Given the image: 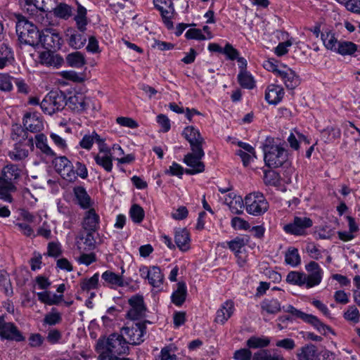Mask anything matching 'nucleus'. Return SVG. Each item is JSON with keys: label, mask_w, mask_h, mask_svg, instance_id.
Returning <instances> with one entry per match:
<instances>
[{"label": "nucleus", "mask_w": 360, "mask_h": 360, "mask_svg": "<svg viewBox=\"0 0 360 360\" xmlns=\"http://www.w3.org/2000/svg\"><path fill=\"white\" fill-rule=\"evenodd\" d=\"M60 75L66 79L75 82H82L84 80V75L83 74L77 73L73 70H66L60 72Z\"/></svg>", "instance_id": "58"}, {"label": "nucleus", "mask_w": 360, "mask_h": 360, "mask_svg": "<svg viewBox=\"0 0 360 360\" xmlns=\"http://www.w3.org/2000/svg\"><path fill=\"white\" fill-rule=\"evenodd\" d=\"M287 141L292 150H297L300 148V143L306 141L307 138L299 131L294 129L290 133Z\"/></svg>", "instance_id": "40"}, {"label": "nucleus", "mask_w": 360, "mask_h": 360, "mask_svg": "<svg viewBox=\"0 0 360 360\" xmlns=\"http://www.w3.org/2000/svg\"><path fill=\"white\" fill-rule=\"evenodd\" d=\"M40 61L46 65L58 68L63 64V59L59 55L51 51H44L40 54Z\"/></svg>", "instance_id": "27"}, {"label": "nucleus", "mask_w": 360, "mask_h": 360, "mask_svg": "<svg viewBox=\"0 0 360 360\" xmlns=\"http://www.w3.org/2000/svg\"><path fill=\"white\" fill-rule=\"evenodd\" d=\"M52 164L63 179H71L75 176V169L70 159H53Z\"/></svg>", "instance_id": "18"}, {"label": "nucleus", "mask_w": 360, "mask_h": 360, "mask_svg": "<svg viewBox=\"0 0 360 360\" xmlns=\"http://www.w3.org/2000/svg\"><path fill=\"white\" fill-rule=\"evenodd\" d=\"M187 288L184 282L177 283V288L173 292L171 296L172 302L176 306H181L186 300Z\"/></svg>", "instance_id": "30"}, {"label": "nucleus", "mask_w": 360, "mask_h": 360, "mask_svg": "<svg viewBox=\"0 0 360 360\" xmlns=\"http://www.w3.org/2000/svg\"><path fill=\"white\" fill-rule=\"evenodd\" d=\"M184 162L187 166L185 169V173L189 175H194L201 173L205 170V164L201 159H183Z\"/></svg>", "instance_id": "28"}, {"label": "nucleus", "mask_w": 360, "mask_h": 360, "mask_svg": "<svg viewBox=\"0 0 360 360\" xmlns=\"http://www.w3.org/2000/svg\"><path fill=\"white\" fill-rule=\"evenodd\" d=\"M264 182L266 185L278 186L280 184V176L273 170L264 169Z\"/></svg>", "instance_id": "51"}, {"label": "nucleus", "mask_w": 360, "mask_h": 360, "mask_svg": "<svg viewBox=\"0 0 360 360\" xmlns=\"http://www.w3.org/2000/svg\"><path fill=\"white\" fill-rule=\"evenodd\" d=\"M75 20L76 22L77 29L81 32H84L87 25V18L86 9L84 6L81 5L78 6L77 13L75 16Z\"/></svg>", "instance_id": "45"}, {"label": "nucleus", "mask_w": 360, "mask_h": 360, "mask_svg": "<svg viewBox=\"0 0 360 360\" xmlns=\"http://www.w3.org/2000/svg\"><path fill=\"white\" fill-rule=\"evenodd\" d=\"M91 101L85 98L82 94H78L70 96L65 102V105H68L72 110L76 112H82L86 110L87 107Z\"/></svg>", "instance_id": "21"}, {"label": "nucleus", "mask_w": 360, "mask_h": 360, "mask_svg": "<svg viewBox=\"0 0 360 360\" xmlns=\"http://www.w3.org/2000/svg\"><path fill=\"white\" fill-rule=\"evenodd\" d=\"M23 126L31 132H38L44 128L42 119L36 112H27L24 115Z\"/></svg>", "instance_id": "19"}, {"label": "nucleus", "mask_w": 360, "mask_h": 360, "mask_svg": "<svg viewBox=\"0 0 360 360\" xmlns=\"http://www.w3.org/2000/svg\"><path fill=\"white\" fill-rule=\"evenodd\" d=\"M231 226L235 230H248L250 226L249 223L243 219L235 217L231 219Z\"/></svg>", "instance_id": "61"}, {"label": "nucleus", "mask_w": 360, "mask_h": 360, "mask_svg": "<svg viewBox=\"0 0 360 360\" xmlns=\"http://www.w3.org/2000/svg\"><path fill=\"white\" fill-rule=\"evenodd\" d=\"M62 320V314L56 308L53 307L49 313L44 315L43 325L53 326L60 324Z\"/></svg>", "instance_id": "36"}, {"label": "nucleus", "mask_w": 360, "mask_h": 360, "mask_svg": "<svg viewBox=\"0 0 360 360\" xmlns=\"http://www.w3.org/2000/svg\"><path fill=\"white\" fill-rule=\"evenodd\" d=\"M261 309L267 314H276L281 311V307L278 300L271 298L265 299L261 302Z\"/></svg>", "instance_id": "33"}, {"label": "nucleus", "mask_w": 360, "mask_h": 360, "mask_svg": "<svg viewBox=\"0 0 360 360\" xmlns=\"http://www.w3.org/2000/svg\"><path fill=\"white\" fill-rule=\"evenodd\" d=\"M287 283L300 287L305 286L307 288V274L304 272L292 271L286 276Z\"/></svg>", "instance_id": "29"}, {"label": "nucleus", "mask_w": 360, "mask_h": 360, "mask_svg": "<svg viewBox=\"0 0 360 360\" xmlns=\"http://www.w3.org/2000/svg\"><path fill=\"white\" fill-rule=\"evenodd\" d=\"M21 169L15 165H7L3 169V176L4 178L13 181L18 179L21 174Z\"/></svg>", "instance_id": "48"}, {"label": "nucleus", "mask_w": 360, "mask_h": 360, "mask_svg": "<svg viewBox=\"0 0 360 360\" xmlns=\"http://www.w3.org/2000/svg\"><path fill=\"white\" fill-rule=\"evenodd\" d=\"M262 150L264 158H282L290 155L286 145L275 140L272 137H267L262 144Z\"/></svg>", "instance_id": "6"}, {"label": "nucleus", "mask_w": 360, "mask_h": 360, "mask_svg": "<svg viewBox=\"0 0 360 360\" xmlns=\"http://www.w3.org/2000/svg\"><path fill=\"white\" fill-rule=\"evenodd\" d=\"M270 342L268 337L252 336L246 341V345L249 349H259L269 346Z\"/></svg>", "instance_id": "37"}, {"label": "nucleus", "mask_w": 360, "mask_h": 360, "mask_svg": "<svg viewBox=\"0 0 360 360\" xmlns=\"http://www.w3.org/2000/svg\"><path fill=\"white\" fill-rule=\"evenodd\" d=\"M235 311L233 301L228 300L223 302L216 311L214 321L220 325H224L226 321L233 316Z\"/></svg>", "instance_id": "15"}, {"label": "nucleus", "mask_w": 360, "mask_h": 360, "mask_svg": "<svg viewBox=\"0 0 360 360\" xmlns=\"http://www.w3.org/2000/svg\"><path fill=\"white\" fill-rule=\"evenodd\" d=\"M302 321L311 325L319 333L323 335H326L328 333H333L332 328L329 326L323 323L316 316L306 314Z\"/></svg>", "instance_id": "24"}, {"label": "nucleus", "mask_w": 360, "mask_h": 360, "mask_svg": "<svg viewBox=\"0 0 360 360\" xmlns=\"http://www.w3.org/2000/svg\"><path fill=\"white\" fill-rule=\"evenodd\" d=\"M294 39L290 38L284 42L279 43L274 48V53L278 56L285 55L288 52V48L290 47L294 44Z\"/></svg>", "instance_id": "56"}, {"label": "nucleus", "mask_w": 360, "mask_h": 360, "mask_svg": "<svg viewBox=\"0 0 360 360\" xmlns=\"http://www.w3.org/2000/svg\"><path fill=\"white\" fill-rule=\"evenodd\" d=\"M238 80L240 85L245 89H252L256 86V82L254 77L247 70L239 72Z\"/></svg>", "instance_id": "34"}, {"label": "nucleus", "mask_w": 360, "mask_h": 360, "mask_svg": "<svg viewBox=\"0 0 360 360\" xmlns=\"http://www.w3.org/2000/svg\"><path fill=\"white\" fill-rule=\"evenodd\" d=\"M30 264L32 271H37L41 269L42 263V256L39 252H34L32 258L30 260Z\"/></svg>", "instance_id": "64"}, {"label": "nucleus", "mask_w": 360, "mask_h": 360, "mask_svg": "<svg viewBox=\"0 0 360 360\" xmlns=\"http://www.w3.org/2000/svg\"><path fill=\"white\" fill-rule=\"evenodd\" d=\"M252 360H285L281 354H271L267 350H261L254 354Z\"/></svg>", "instance_id": "53"}, {"label": "nucleus", "mask_w": 360, "mask_h": 360, "mask_svg": "<svg viewBox=\"0 0 360 360\" xmlns=\"http://www.w3.org/2000/svg\"><path fill=\"white\" fill-rule=\"evenodd\" d=\"M66 62L69 66L79 68L86 63V59L80 52L76 51L69 53L66 57Z\"/></svg>", "instance_id": "38"}, {"label": "nucleus", "mask_w": 360, "mask_h": 360, "mask_svg": "<svg viewBox=\"0 0 360 360\" xmlns=\"http://www.w3.org/2000/svg\"><path fill=\"white\" fill-rule=\"evenodd\" d=\"M186 140L190 143L194 157L188 154L185 158H202L205 155L202 149L203 139L198 129L193 126L186 127L183 131Z\"/></svg>", "instance_id": "5"}, {"label": "nucleus", "mask_w": 360, "mask_h": 360, "mask_svg": "<svg viewBox=\"0 0 360 360\" xmlns=\"http://www.w3.org/2000/svg\"><path fill=\"white\" fill-rule=\"evenodd\" d=\"M25 30L20 32V37L29 45L34 46L40 44L41 32H39L34 25L29 22H25Z\"/></svg>", "instance_id": "16"}, {"label": "nucleus", "mask_w": 360, "mask_h": 360, "mask_svg": "<svg viewBox=\"0 0 360 360\" xmlns=\"http://www.w3.org/2000/svg\"><path fill=\"white\" fill-rule=\"evenodd\" d=\"M317 349L314 345H307L300 349L297 354L299 360H314L316 356Z\"/></svg>", "instance_id": "43"}, {"label": "nucleus", "mask_w": 360, "mask_h": 360, "mask_svg": "<svg viewBox=\"0 0 360 360\" xmlns=\"http://www.w3.org/2000/svg\"><path fill=\"white\" fill-rule=\"evenodd\" d=\"M116 122L122 127L130 129H136L139 127V124L134 119L128 117H118Z\"/></svg>", "instance_id": "60"}, {"label": "nucleus", "mask_w": 360, "mask_h": 360, "mask_svg": "<svg viewBox=\"0 0 360 360\" xmlns=\"http://www.w3.org/2000/svg\"><path fill=\"white\" fill-rule=\"evenodd\" d=\"M27 5L34 6L44 12H49L56 4V0H24Z\"/></svg>", "instance_id": "35"}, {"label": "nucleus", "mask_w": 360, "mask_h": 360, "mask_svg": "<svg viewBox=\"0 0 360 360\" xmlns=\"http://www.w3.org/2000/svg\"><path fill=\"white\" fill-rule=\"evenodd\" d=\"M56 17L67 19L72 15V8L66 4H60L56 7H53L51 11Z\"/></svg>", "instance_id": "52"}, {"label": "nucleus", "mask_w": 360, "mask_h": 360, "mask_svg": "<svg viewBox=\"0 0 360 360\" xmlns=\"http://www.w3.org/2000/svg\"><path fill=\"white\" fill-rule=\"evenodd\" d=\"M263 67L279 77L288 89H294L300 84V77L292 69L274 58L264 60Z\"/></svg>", "instance_id": "2"}, {"label": "nucleus", "mask_w": 360, "mask_h": 360, "mask_svg": "<svg viewBox=\"0 0 360 360\" xmlns=\"http://www.w3.org/2000/svg\"><path fill=\"white\" fill-rule=\"evenodd\" d=\"M98 360H131L124 357L129 354L130 348L121 334H110L107 338H100L96 345Z\"/></svg>", "instance_id": "1"}, {"label": "nucleus", "mask_w": 360, "mask_h": 360, "mask_svg": "<svg viewBox=\"0 0 360 360\" xmlns=\"http://www.w3.org/2000/svg\"><path fill=\"white\" fill-rule=\"evenodd\" d=\"M131 308L127 312V317L131 320H139L145 316L146 307L142 295H136L129 300Z\"/></svg>", "instance_id": "12"}, {"label": "nucleus", "mask_w": 360, "mask_h": 360, "mask_svg": "<svg viewBox=\"0 0 360 360\" xmlns=\"http://www.w3.org/2000/svg\"><path fill=\"white\" fill-rule=\"evenodd\" d=\"M62 337L63 334L59 330L51 328L48 331L46 340L50 344L56 345L60 342Z\"/></svg>", "instance_id": "59"}, {"label": "nucleus", "mask_w": 360, "mask_h": 360, "mask_svg": "<svg viewBox=\"0 0 360 360\" xmlns=\"http://www.w3.org/2000/svg\"><path fill=\"white\" fill-rule=\"evenodd\" d=\"M174 240L180 250L186 252L190 248V235L185 228H179L175 230Z\"/></svg>", "instance_id": "23"}, {"label": "nucleus", "mask_w": 360, "mask_h": 360, "mask_svg": "<svg viewBox=\"0 0 360 360\" xmlns=\"http://www.w3.org/2000/svg\"><path fill=\"white\" fill-rule=\"evenodd\" d=\"M253 357L249 348H243L236 350L233 354L236 360H250Z\"/></svg>", "instance_id": "63"}, {"label": "nucleus", "mask_w": 360, "mask_h": 360, "mask_svg": "<svg viewBox=\"0 0 360 360\" xmlns=\"http://www.w3.org/2000/svg\"><path fill=\"white\" fill-rule=\"evenodd\" d=\"M74 194L82 208L87 209L91 207V198L84 187H75L74 188Z\"/></svg>", "instance_id": "31"}, {"label": "nucleus", "mask_w": 360, "mask_h": 360, "mask_svg": "<svg viewBox=\"0 0 360 360\" xmlns=\"http://www.w3.org/2000/svg\"><path fill=\"white\" fill-rule=\"evenodd\" d=\"M313 225L312 220L306 217H295L293 221L283 226L287 233L295 236H302L306 233V229Z\"/></svg>", "instance_id": "10"}, {"label": "nucleus", "mask_w": 360, "mask_h": 360, "mask_svg": "<svg viewBox=\"0 0 360 360\" xmlns=\"http://www.w3.org/2000/svg\"><path fill=\"white\" fill-rule=\"evenodd\" d=\"M86 41V37L84 34L78 33L76 31H72L68 39V44L75 49L82 48Z\"/></svg>", "instance_id": "42"}, {"label": "nucleus", "mask_w": 360, "mask_h": 360, "mask_svg": "<svg viewBox=\"0 0 360 360\" xmlns=\"http://www.w3.org/2000/svg\"><path fill=\"white\" fill-rule=\"evenodd\" d=\"M306 271L309 273L307 275L308 280L307 288H311L319 285L322 281L323 271L319 264L314 261L310 262L305 266Z\"/></svg>", "instance_id": "14"}, {"label": "nucleus", "mask_w": 360, "mask_h": 360, "mask_svg": "<svg viewBox=\"0 0 360 360\" xmlns=\"http://www.w3.org/2000/svg\"><path fill=\"white\" fill-rule=\"evenodd\" d=\"M321 38L326 49L333 52L340 41L334 32L328 30L321 33Z\"/></svg>", "instance_id": "26"}, {"label": "nucleus", "mask_w": 360, "mask_h": 360, "mask_svg": "<svg viewBox=\"0 0 360 360\" xmlns=\"http://www.w3.org/2000/svg\"><path fill=\"white\" fill-rule=\"evenodd\" d=\"M41 110L48 115H53L65 106V98L56 93H50L40 103Z\"/></svg>", "instance_id": "9"}, {"label": "nucleus", "mask_w": 360, "mask_h": 360, "mask_svg": "<svg viewBox=\"0 0 360 360\" xmlns=\"http://www.w3.org/2000/svg\"><path fill=\"white\" fill-rule=\"evenodd\" d=\"M285 262L287 264L296 267L301 263V257L298 250L295 248H290L285 254Z\"/></svg>", "instance_id": "41"}, {"label": "nucleus", "mask_w": 360, "mask_h": 360, "mask_svg": "<svg viewBox=\"0 0 360 360\" xmlns=\"http://www.w3.org/2000/svg\"><path fill=\"white\" fill-rule=\"evenodd\" d=\"M155 8H157L162 16V20L169 28L173 26L172 19L174 13V8L172 0H153Z\"/></svg>", "instance_id": "13"}, {"label": "nucleus", "mask_w": 360, "mask_h": 360, "mask_svg": "<svg viewBox=\"0 0 360 360\" xmlns=\"http://www.w3.org/2000/svg\"><path fill=\"white\" fill-rule=\"evenodd\" d=\"M14 60L11 49L6 44L0 45V68L2 69Z\"/></svg>", "instance_id": "39"}, {"label": "nucleus", "mask_w": 360, "mask_h": 360, "mask_svg": "<svg viewBox=\"0 0 360 360\" xmlns=\"http://www.w3.org/2000/svg\"><path fill=\"white\" fill-rule=\"evenodd\" d=\"M62 39L59 33L53 28H46L41 31L40 44L46 49H59L62 45Z\"/></svg>", "instance_id": "11"}, {"label": "nucleus", "mask_w": 360, "mask_h": 360, "mask_svg": "<svg viewBox=\"0 0 360 360\" xmlns=\"http://www.w3.org/2000/svg\"><path fill=\"white\" fill-rule=\"evenodd\" d=\"M358 46L350 41L340 40L335 53L341 56H352L357 51Z\"/></svg>", "instance_id": "32"}, {"label": "nucleus", "mask_w": 360, "mask_h": 360, "mask_svg": "<svg viewBox=\"0 0 360 360\" xmlns=\"http://www.w3.org/2000/svg\"><path fill=\"white\" fill-rule=\"evenodd\" d=\"M185 37L188 39L205 40L206 39L205 35L200 29H189L185 33Z\"/></svg>", "instance_id": "62"}, {"label": "nucleus", "mask_w": 360, "mask_h": 360, "mask_svg": "<svg viewBox=\"0 0 360 360\" xmlns=\"http://www.w3.org/2000/svg\"><path fill=\"white\" fill-rule=\"evenodd\" d=\"M140 276L148 280V283L153 288H160L164 281V275L158 266H147L142 265L139 267Z\"/></svg>", "instance_id": "8"}, {"label": "nucleus", "mask_w": 360, "mask_h": 360, "mask_svg": "<svg viewBox=\"0 0 360 360\" xmlns=\"http://www.w3.org/2000/svg\"><path fill=\"white\" fill-rule=\"evenodd\" d=\"M98 139V134L96 131H93L91 134H86L83 136L79 142L80 148L90 150L93 147L94 142Z\"/></svg>", "instance_id": "47"}, {"label": "nucleus", "mask_w": 360, "mask_h": 360, "mask_svg": "<svg viewBox=\"0 0 360 360\" xmlns=\"http://www.w3.org/2000/svg\"><path fill=\"white\" fill-rule=\"evenodd\" d=\"M35 139L37 148H39L44 155L47 156H53L55 155L53 150L47 144V139L44 134H37L35 136Z\"/></svg>", "instance_id": "44"}, {"label": "nucleus", "mask_w": 360, "mask_h": 360, "mask_svg": "<svg viewBox=\"0 0 360 360\" xmlns=\"http://www.w3.org/2000/svg\"><path fill=\"white\" fill-rule=\"evenodd\" d=\"M12 77L5 73H0V90L10 91L13 89Z\"/></svg>", "instance_id": "57"}, {"label": "nucleus", "mask_w": 360, "mask_h": 360, "mask_svg": "<svg viewBox=\"0 0 360 360\" xmlns=\"http://www.w3.org/2000/svg\"><path fill=\"white\" fill-rule=\"evenodd\" d=\"M146 321L132 323L121 329V335L126 340L128 345H138L144 341V336L146 333Z\"/></svg>", "instance_id": "3"}, {"label": "nucleus", "mask_w": 360, "mask_h": 360, "mask_svg": "<svg viewBox=\"0 0 360 360\" xmlns=\"http://www.w3.org/2000/svg\"><path fill=\"white\" fill-rule=\"evenodd\" d=\"M101 278L105 281L106 285L110 286L112 288L124 287L128 285L127 283L124 282L122 276L110 271L103 272L101 275Z\"/></svg>", "instance_id": "25"}, {"label": "nucleus", "mask_w": 360, "mask_h": 360, "mask_svg": "<svg viewBox=\"0 0 360 360\" xmlns=\"http://www.w3.org/2000/svg\"><path fill=\"white\" fill-rule=\"evenodd\" d=\"M246 211L250 214L259 216L266 212L269 203L262 193H252L245 198Z\"/></svg>", "instance_id": "4"}, {"label": "nucleus", "mask_w": 360, "mask_h": 360, "mask_svg": "<svg viewBox=\"0 0 360 360\" xmlns=\"http://www.w3.org/2000/svg\"><path fill=\"white\" fill-rule=\"evenodd\" d=\"M344 319L354 324L360 321V312L354 305L349 306L343 314Z\"/></svg>", "instance_id": "49"}, {"label": "nucleus", "mask_w": 360, "mask_h": 360, "mask_svg": "<svg viewBox=\"0 0 360 360\" xmlns=\"http://www.w3.org/2000/svg\"><path fill=\"white\" fill-rule=\"evenodd\" d=\"M129 215L134 223H140L144 217V211L139 205H133L129 210Z\"/></svg>", "instance_id": "54"}, {"label": "nucleus", "mask_w": 360, "mask_h": 360, "mask_svg": "<svg viewBox=\"0 0 360 360\" xmlns=\"http://www.w3.org/2000/svg\"><path fill=\"white\" fill-rule=\"evenodd\" d=\"M285 94L283 88L278 84H269L264 92V99L269 105H278Z\"/></svg>", "instance_id": "17"}, {"label": "nucleus", "mask_w": 360, "mask_h": 360, "mask_svg": "<svg viewBox=\"0 0 360 360\" xmlns=\"http://www.w3.org/2000/svg\"><path fill=\"white\" fill-rule=\"evenodd\" d=\"M265 166L269 168L271 170L277 169L278 167H287L290 163L288 159L285 160L281 159H263Z\"/></svg>", "instance_id": "55"}, {"label": "nucleus", "mask_w": 360, "mask_h": 360, "mask_svg": "<svg viewBox=\"0 0 360 360\" xmlns=\"http://www.w3.org/2000/svg\"><path fill=\"white\" fill-rule=\"evenodd\" d=\"M99 274L96 273L89 278L84 279L80 283V288L82 291H89L96 289L98 287Z\"/></svg>", "instance_id": "50"}, {"label": "nucleus", "mask_w": 360, "mask_h": 360, "mask_svg": "<svg viewBox=\"0 0 360 360\" xmlns=\"http://www.w3.org/2000/svg\"><path fill=\"white\" fill-rule=\"evenodd\" d=\"M224 202L229 206L233 214H240L243 212L245 204L241 196L230 193L226 196Z\"/></svg>", "instance_id": "22"}, {"label": "nucleus", "mask_w": 360, "mask_h": 360, "mask_svg": "<svg viewBox=\"0 0 360 360\" xmlns=\"http://www.w3.org/2000/svg\"><path fill=\"white\" fill-rule=\"evenodd\" d=\"M0 338L1 340L22 342L25 336L12 322H6L4 316H0Z\"/></svg>", "instance_id": "7"}, {"label": "nucleus", "mask_w": 360, "mask_h": 360, "mask_svg": "<svg viewBox=\"0 0 360 360\" xmlns=\"http://www.w3.org/2000/svg\"><path fill=\"white\" fill-rule=\"evenodd\" d=\"M249 242V238L247 236L236 237L233 240L228 242L229 249L236 253H241L243 248Z\"/></svg>", "instance_id": "46"}, {"label": "nucleus", "mask_w": 360, "mask_h": 360, "mask_svg": "<svg viewBox=\"0 0 360 360\" xmlns=\"http://www.w3.org/2000/svg\"><path fill=\"white\" fill-rule=\"evenodd\" d=\"M82 227L86 231H97L99 229L100 217L94 209H89L85 212Z\"/></svg>", "instance_id": "20"}]
</instances>
